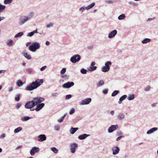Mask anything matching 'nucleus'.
<instances>
[{"label": "nucleus", "instance_id": "obj_1", "mask_svg": "<svg viewBox=\"0 0 158 158\" xmlns=\"http://www.w3.org/2000/svg\"><path fill=\"white\" fill-rule=\"evenodd\" d=\"M44 100V98L42 97H38L34 98L32 101H29L26 103L25 107L26 108L30 109L31 111H34L35 109L32 108L39 103L43 102Z\"/></svg>", "mask_w": 158, "mask_h": 158}, {"label": "nucleus", "instance_id": "obj_2", "mask_svg": "<svg viewBox=\"0 0 158 158\" xmlns=\"http://www.w3.org/2000/svg\"><path fill=\"white\" fill-rule=\"evenodd\" d=\"M43 79H37L35 81L28 85L26 88V90L28 91H31L36 89L40 86L43 82Z\"/></svg>", "mask_w": 158, "mask_h": 158}, {"label": "nucleus", "instance_id": "obj_3", "mask_svg": "<svg viewBox=\"0 0 158 158\" xmlns=\"http://www.w3.org/2000/svg\"><path fill=\"white\" fill-rule=\"evenodd\" d=\"M40 47V44L38 42H35L32 44L29 47V49L31 52H35Z\"/></svg>", "mask_w": 158, "mask_h": 158}, {"label": "nucleus", "instance_id": "obj_4", "mask_svg": "<svg viewBox=\"0 0 158 158\" xmlns=\"http://www.w3.org/2000/svg\"><path fill=\"white\" fill-rule=\"evenodd\" d=\"M95 3L94 2L87 6H83L79 9V11L81 13L83 12L85 10H88L93 8L95 5Z\"/></svg>", "mask_w": 158, "mask_h": 158}, {"label": "nucleus", "instance_id": "obj_5", "mask_svg": "<svg viewBox=\"0 0 158 158\" xmlns=\"http://www.w3.org/2000/svg\"><path fill=\"white\" fill-rule=\"evenodd\" d=\"M29 20L28 17L26 15H22L19 18V24L20 25H23Z\"/></svg>", "mask_w": 158, "mask_h": 158}, {"label": "nucleus", "instance_id": "obj_6", "mask_svg": "<svg viewBox=\"0 0 158 158\" xmlns=\"http://www.w3.org/2000/svg\"><path fill=\"white\" fill-rule=\"evenodd\" d=\"M80 56L78 55H75L72 56L70 58V61L73 63H75L78 62L81 59Z\"/></svg>", "mask_w": 158, "mask_h": 158}, {"label": "nucleus", "instance_id": "obj_7", "mask_svg": "<svg viewBox=\"0 0 158 158\" xmlns=\"http://www.w3.org/2000/svg\"><path fill=\"white\" fill-rule=\"evenodd\" d=\"M78 146V144L76 143H71L70 145V149L71 153H74L76 151V149Z\"/></svg>", "mask_w": 158, "mask_h": 158}, {"label": "nucleus", "instance_id": "obj_8", "mask_svg": "<svg viewBox=\"0 0 158 158\" xmlns=\"http://www.w3.org/2000/svg\"><path fill=\"white\" fill-rule=\"evenodd\" d=\"M40 150V149L39 148L34 147L31 150L30 153L31 156H33L35 155V153L38 152Z\"/></svg>", "mask_w": 158, "mask_h": 158}, {"label": "nucleus", "instance_id": "obj_9", "mask_svg": "<svg viewBox=\"0 0 158 158\" xmlns=\"http://www.w3.org/2000/svg\"><path fill=\"white\" fill-rule=\"evenodd\" d=\"M92 99L90 98H87L84 100H82L80 105H84L89 104L91 101Z\"/></svg>", "mask_w": 158, "mask_h": 158}, {"label": "nucleus", "instance_id": "obj_10", "mask_svg": "<svg viewBox=\"0 0 158 158\" xmlns=\"http://www.w3.org/2000/svg\"><path fill=\"white\" fill-rule=\"evenodd\" d=\"M112 154L113 155H116L119 152L120 149L117 146H114L111 149Z\"/></svg>", "mask_w": 158, "mask_h": 158}, {"label": "nucleus", "instance_id": "obj_11", "mask_svg": "<svg viewBox=\"0 0 158 158\" xmlns=\"http://www.w3.org/2000/svg\"><path fill=\"white\" fill-rule=\"evenodd\" d=\"M118 128V125H112L110 126L108 129V131L109 133L113 132Z\"/></svg>", "mask_w": 158, "mask_h": 158}, {"label": "nucleus", "instance_id": "obj_12", "mask_svg": "<svg viewBox=\"0 0 158 158\" xmlns=\"http://www.w3.org/2000/svg\"><path fill=\"white\" fill-rule=\"evenodd\" d=\"M74 82L72 81L68 82L62 85V87L64 88H69L74 85Z\"/></svg>", "mask_w": 158, "mask_h": 158}, {"label": "nucleus", "instance_id": "obj_13", "mask_svg": "<svg viewBox=\"0 0 158 158\" xmlns=\"http://www.w3.org/2000/svg\"><path fill=\"white\" fill-rule=\"evenodd\" d=\"M95 64V62H92L90 66L88 69V70L91 72L97 69V67L94 66Z\"/></svg>", "mask_w": 158, "mask_h": 158}, {"label": "nucleus", "instance_id": "obj_14", "mask_svg": "<svg viewBox=\"0 0 158 158\" xmlns=\"http://www.w3.org/2000/svg\"><path fill=\"white\" fill-rule=\"evenodd\" d=\"M117 31L116 30H114L111 31L108 35V37L110 39L114 37L117 34Z\"/></svg>", "mask_w": 158, "mask_h": 158}, {"label": "nucleus", "instance_id": "obj_15", "mask_svg": "<svg viewBox=\"0 0 158 158\" xmlns=\"http://www.w3.org/2000/svg\"><path fill=\"white\" fill-rule=\"evenodd\" d=\"M38 137L39 138L38 140L39 142L44 141L46 139V136L44 134L40 135L38 136Z\"/></svg>", "mask_w": 158, "mask_h": 158}, {"label": "nucleus", "instance_id": "obj_16", "mask_svg": "<svg viewBox=\"0 0 158 158\" xmlns=\"http://www.w3.org/2000/svg\"><path fill=\"white\" fill-rule=\"evenodd\" d=\"M36 108L35 110L36 111H38L41 110L44 106L45 104L44 103H40L36 105Z\"/></svg>", "mask_w": 158, "mask_h": 158}, {"label": "nucleus", "instance_id": "obj_17", "mask_svg": "<svg viewBox=\"0 0 158 158\" xmlns=\"http://www.w3.org/2000/svg\"><path fill=\"white\" fill-rule=\"evenodd\" d=\"M158 129L157 127H153L150 129L148 130L147 132V134L149 135L154 132L155 131H157Z\"/></svg>", "mask_w": 158, "mask_h": 158}, {"label": "nucleus", "instance_id": "obj_18", "mask_svg": "<svg viewBox=\"0 0 158 158\" xmlns=\"http://www.w3.org/2000/svg\"><path fill=\"white\" fill-rule=\"evenodd\" d=\"M117 118L119 120H123L125 118V115L123 113H120L118 115Z\"/></svg>", "mask_w": 158, "mask_h": 158}, {"label": "nucleus", "instance_id": "obj_19", "mask_svg": "<svg viewBox=\"0 0 158 158\" xmlns=\"http://www.w3.org/2000/svg\"><path fill=\"white\" fill-rule=\"evenodd\" d=\"M90 136V135L84 134L80 135L78 137V138L80 140H83L86 139L87 137Z\"/></svg>", "mask_w": 158, "mask_h": 158}, {"label": "nucleus", "instance_id": "obj_20", "mask_svg": "<svg viewBox=\"0 0 158 158\" xmlns=\"http://www.w3.org/2000/svg\"><path fill=\"white\" fill-rule=\"evenodd\" d=\"M22 54L28 60H30L31 59V56L30 55L28 54L27 53L23 52Z\"/></svg>", "mask_w": 158, "mask_h": 158}, {"label": "nucleus", "instance_id": "obj_21", "mask_svg": "<svg viewBox=\"0 0 158 158\" xmlns=\"http://www.w3.org/2000/svg\"><path fill=\"white\" fill-rule=\"evenodd\" d=\"M32 118V117H29L27 116H23L21 118V120L22 121H26Z\"/></svg>", "mask_w": 158, "mask_h": 158}, {"label": "nucleus", "instance_id": "obj_22", "mask_svg": "<svg viewBox=\"0 0 158 158\" xmlns=\"http://www.w3.org/2000/svg\"><path fill=\"white\" fill-rule=\"evenodd\" d=\"M135 98V95L134 94H130L128 95L127 99L129 101H131L134 100Z\"/></svg>", "mask_w": 158, "mask_h": 158}, {"label": "nucleus", "instance_id": "obj_23", "mask_svg": "<svg viewBox=\"0 0 158 158\" xmlns=\"http://www.w3.org/2000/svg\"><path fill=\"white\" fill-rule=\"evenodd\" d=\"M127 96L126 95H124L121 97L119 99V101L118 102V103L119 104H121L122 103V101L125 100L127 97Z\"/></svg>", "mask_w": 158, "mask_h": 158}, {"label": "nucleus", "instance_id": "obj_24", "mask_svg": "<svg viewBox=\"0 0 158 158\" xmlns=\"http://www.w3.org/2000/svg\"><path fill=\"white\" fill-rule=\"evenodd\" d=\"M78 129V128L77 127H72L70 130L69 131L70 133L71 134H74L76 131Z\"/></svg>", "mask_w": 158, "mask_h": 158}, {"label": "nucleus", "instance_id": "obj_25", "mask_svg": "<svg viewBox=\"0 0 158 158\" xmlns=\"http://www.w3.org/2000/svg\"><path fill=\"white\" fill-rule=\"evenodd\" d=\"M104 84V81L102 80H101L97 83L96 85L98 87H100L103 86Z\"/></svg>", "mask_w": 158, "mask_h": 158}, {"label": "nucleus", "instance_id": "obj_26", "mask_svg": "<svg viewBox=\"0 0 158 158\" xmlns=\"http://www.w3.org/2000/svg\"><path fill=\"white\" fill-rule=\"evenodd\" d=\"M112 63L110 61H107L106 62L105 64V66L108 68V70L110 69V66L112 65Z\"/></svg>", "mask_w": 158, "mask_h": 158}, {"label": "nucleus", "instance_id": "obj_27", "mask_svg": "<svg viewBox=\"0 0 158 158\" xmlns=\"http://www.w3.org/2000/svg\"><path fill=\"white\" fill-rule=\"evenodd\" d=\"M151 41V39L149 38H145L142 41V43L145 44L150 42Z\"/></svg>", "mask_w": 158, "mask_h": 158}, {"label": "nucleus", "instance_id": "obj_28", "mask_svg": "<svg viewBox=\"0 0 158 158\" xmlns=\"http://www.w3.org/2000/svg\"><path fill=\"white\" fill-rule=\"evenodd\" d=\"M22 130V128L19 127L15 129L14 130V132L15 134H16L21 131Z\"/></svg>", "mask_w": 158, "mask_h": 158}, {"label": "nucleus", "instance_id": "obj_29", "mask_svg": "<svg viewBox=\"0 0 158 158\" xmlns=\"http://www.w3.org/2000/svg\"><path fill=\"white\" fill-rule=\"evenodd\" d=\"M6 43L8 46H11L13 44V42L11 40H8L6 41Z\"/></svg>", "mask_w": 158, "mask_h": 158}, {"label": "nucleus", "instance_id": "obj_30", "mask_svg": "<svg viewBox=\"0 0 158 158\" xmlns=\"http://www.w3.org/2000/svg\"><path fill=\"white\" fill-rule=\"evenodd\" d=\"M101 70L103 72H108L110 70H108V68L105 66H103L101 68Z\"/></svg>", "mask_w": 158, "mask_h": 158}, {"label": "nucleus", "instance_id": "obj_31", "mask_svg": "<svg viewBox=\"0 0 158 158\" xmlns=\"http://www.w3.org/2000/svg\"><path fill=\"white\" fill-rule=\"evenodd\" d=\"M34 15V13L33 12L31 11L29 12L27 17H28V19H30V18H32Z\"/></svg>", "mask_w": 158, "mask_h": 158}, {"label": "nucleus", "instance_id": "obj_32", "mask_svg": "<svg viewBox=\"0 0 158 158\" xmlns=\"http://www.w3.org/2000/svg\"><path fill=\"white\" fill-rule=\"evenodd\" d=\"M126 17L125 14H123L120 15L118 17V19L119 20H122L124 19Z\"/></svg>", "mask_w": 158, "mask_h": 158}, {"label": "nucleus", "instance_id": "obj_33", "mask_svg": "<svg viewBox=\"0 0 158 158\" xmlns=\"http://www.w3.org/2000/svg\"><path fill=\"white\" fill-rule=\"evenodd\" d=\"M66 115L67 113H65V114H64L62 117L60 118V119H58L57 120L60 123L62 122L63 121L64 118L66 116Z\"/></svg>", "mask_w": 158, "mask_h": 158}, {"label": "nucleus", "instance_id": "obj_34", "mask_svg": "<svg viewBox=\"0 0 158 158\" xmlns=\"http://www.w3.org/2000/svg\"><path fill=\"white\" fill-rule=\"evenodd\" d=\"M51 149L54 153L56 154L58 152V150L55 147L51 148Z\"/></svg>", "mask_w": 158, "mask_h": 158}, {"label": "nucleus", "instance_id": "obj_35", "mask_svg": "<svg viewBox=\"0 0 158 158\" xmlns=\"http://www.w3.org/2000/svg\"><path fill=\"white\" fill-rule=\"evenodd\" d=\"M6 8V6L0 4V13L2 12Z\"/></svg>", "mask_w": 158, "mask_h": 158}, {"label": "nucleus", "instance_id": "obj_36", "mask_svg": "<svg viewBox=\"0 0 158 158\" xmlns=\"http://www.w3.org/2000/svg\"><path fill=\"white\" fill-rule=\"evenodd\" d=\"M17 85L19 87H20L22 85L23 83L20 80H19L17 81Z\"/></svg>", "mask_w": 158, "mask_h": 158}, {"label": "nucleus", "instance_id": "obj_37", "mask_svg": "<svg viewBox=\"0 0 158 158\" xmlns=\"http://www.w3.org/2000/svg\"><path fill=\"white\" fill-rule=\"evenodd\" d=\"M23 35V32H20L14 36L15 38H17L18 37L21 36Z\"/></svg>", "mask_w": 158, "mask_h": 158}, {"label": "nucleus", "instance_id": "obj_38", "mask_svg": "<svg viewBox=\"0 0 158 158\" xmlns=\"http://www.w3.org/2000/svg\"><path fill=\"white\" fill-rule=\"evenodd\" d=\"M53 23H50L48 24L46 26L47 28H49L51 27H53Z\"/></svg>", "mask_w": 158, "mask_h": 158}, {"label": "nucleus", "instance_id": "obj_39", "mask_svg": "<svg viewBox=\"0 0 158 158\" xmlns=\"http://www.w3.org/2000/svg\"><path fill=\"white\" fill-rule=\"evenodd\" d=\"M13 0H4V3L5 4H8L11 3Z\"/></svg>", "mask_w": 158, "mask_h": 158}, {"label": "nucleus", "instance_id": "obj_40", "mask_svg": "<svg viewBox=\"0 0 158 158\" xmlns=\"http://www.w3.org/2000/svg\"><path fill=\"white\" fill-rule=\"evenodd\" d=\"M119 91H118L115 90L113 92L112 94L111 95L113 97L117 95Z\"/></svg>", "mask_w": 158, "mask_h": 158}, {"label": "nucleus", "instance_id": "obj_41", "mask_svg": "<svg viewBox=\"0 0 158 158\" xmlns=\"http://www.w3.org/2000/svg\"><path fill=\"white\" fill-rule=\"evenodd\" d=\"M81 72L83 74H85L87 73V70L85 69H82L80 70Z\"/></svg>", "mask_w": 158, "mask_h": 158}, {"label": "nucleus", "instance_id": "obj_42", "mask_svg": "<svg viewBox=\"0 0 158 158\" xmlns=\"http://www.w3.org/2000/svg\"><path fill=\"white\" fill-rule=\"evenodd\" d=\"M20 94L16 95L15 97V99L16 101H19L20 100Z\"/></svg>", "mask_w": 158, "mask_h": 158}, {"label": "nucleus", "instance_id": "obj_43", "mask_svg": "<svg viewBox=\"0 0 158 158\" xmlns=\"http://www.w3.org/2000/svg\"><path fill=\"white\" fill-rule=\"evenodd\" d=\"M6 135L5 133H3L0 135V139H4L6 137Z\"/></svg>", "mask_w": 158, "mask_h": 158}, {"label": "nucleus", "instance_id": "obj_44", "mask_svg": "<svg viewBox=\"0 0 158 158\" xmlns=\"http://www.w3.org/2000/svg\"><path fill=\"white\" fill-rule=\"evenodd\" d=\"M26 71L28 73L31 74L32 72V70L31 68H28L26 69Z\"/></svg>", "mask_w": 158, "mask_h": 158}, {"label": "nucleus", "instance_id": "obj_45", "mask_svg": "<svg viewBox=\"0 0 158 158\" xmlns=\"http://www.w3.org/2000/svg\"><path fill=\"white\" fill-rule=\"evenodd\" d=\"M75 111V109L73 108H72L69 112V114H73Z\"/></svg>", "mask_w": 158, "mask_h": 158}, {"label": "nucleus", "instance_id": "obj_46", "mask_svg": "<svg viewBox=\"0 0 158 158\" xmlns=\"http://www.w3.org/2000/svg\"><path fill=\"white\" fill-rule=\"evenodd\" d=\"M151 89V87L149 86H147L146 88H145L144 89V90L145 91H149Z\"/></svg>", "mask_w": 158, "mask_h": 158}, {"label": "nucleus", "instance_id": "obj_47", "mask_svg": "<svg viewBox=\"0 0 158 158\" xmlns=\"http://www.w3.org/2000/svg\"><path fill=\"white\" fill-rule=\"evenodd\" d=\"M54 130L56 131H58L60 129V127L59 125H56L54 127Z\"/></svg>", "mask_w": 158, "mask_h": 158}, {"label": "nucleus", "instance_id": "obj_48", "mask_svg": "<svg viewBox=\"0 0 158 158\" xmlns=\"http://www.w3.org/2000/svg\"><path fill=\"white\" fill-rule=\"evenodd\" d=\"M66 71V69L65 68H64L62 69L60 71V73L61 74H64Z\"/></svg>", "mask_w": 158, "mask_h": 158}, {"label": "nucleus", "instance_id": "obj_49", "mask_svg": "<svg viewBox=\"0 0 158 158\" xmlns=\"http://www.w3.org/2000/svg\"><path fill=\"white\" fill-rule=\"evenodd\" d=\"M58 95V94L57 93H52L51 94V96L52 97H56Z\"/></svg>", "mask_w": 158, "mask_h": 158}, {"label": "nucleus", "instance_id": "obj_50", "mask_svg": "<svg viewBox=\"0 0 158 158\" xmlns=\"http://www.w3.org/2000/svg\"><path fill=\"white\" fill-rule=\"evenodd\" d=\"M156 18L155 17H154L153 18H150L148 19L147 20V21L148 22H149L153 20H154Z\"/></svg>", "mask_w": 158, "mask_h": 158}, {"label": "nucleus", "instance_id": "obj_51", "mask_svg": "<svg viewBox=\"0 0 158 158\" xmlns=\"http://www.w3.org/2000/svg\"><path fill=\"white\" fill-rule=\"evenodd\" d=\"M34 34L33 31L31 32L28 33L27 35V36L28 37H31Z\"/></svg>", "mask_w": 158, "mask_h": 158}, {"label": "nucleus", "instance_id": "obj_52", "mask_svg": "<svg viewBox=\"0 0 158 158\" xmlns=\"http://www.w3.org/2000/svg\"><path fill=\"white\" fill-rule=\"evenodd\" d=\"M47 68V66H46L45 65V66L41 67L40 69V70L41 71H44Z\"/></svg>", "mask_w": 158, "mask_h": 158}, {"label": "nucleus", "instance_id": "obj_53", "mask_svg": "<svg viewBox=\"0 0 158 158\" xmlns=\"http://www.w3.org/2000/svg\"><path fill=\"white\" fill-rule=\"evenodd\" d=\"M72 97V95L71 94L67 95L66 96V99H68Z\"/></svg>", "mask_w": 158, "mask_h": 158}, {"label": "nucleus", "instance_id": "obj_54", "mask_svg": "<svg viewBox=\"0 0 158 158\" xmlns=\"http://www.w3.org/2000/svg\"><path fill=\"white\" fill-rule=\"evenodd\" d=\"M105 2L108 4H112L113 3V1L111 0H106Z\"/></svg>", "mask_w": 158, "mask_h": 158}, {"label": "nucleus", "instance_id": "obj_55", "mask_svg": "<svg viewBox=\"0 0 158 158\" xmlns=\"http://www.w3.org/2000/svg\"><path fill=\"white\" fill-rule=\"evenodd\" d=\"M124 137V136H120L119 137H118L116 139V140L117 141H119L121 139H122Z\"/></svg>", "mask_w": 158, "mask_h": 158}, {"label": "nucleus", "instance_id": "obj_56", "mask_svg": "<svg viewBox=\"0 0 158 158\" xmlns=\"http://www.w3.org/2000/svg\"><path fill=\"white\" fill-rule=\"evenodd\" d=\"M108 90L107 89H105L103 90V93L105 94H107L108 93Z\"/></svg>", "mask_w": 158, "mask_h": 158}, {"label": "nucleus", "instance_id": "obj_57", "mask_svg": "<svg viewBox=\"0 0 158 158\" xmlns=\"http://www.w3.org/2000/svg\"><path fill=\"white\" fill-rule=\"evenodd\" d=\"M157 104V102L154 103L153 104H152L151 106L152 107H155L156 106Z\"/></svg>", "mask_w": 158, "mask_h": 158}, {"label": "nucleus", "instance_id": "obj_58", "mask_svg": "<svg viewBox=\"0 0 158 158\" xmlns=\"http://www.w3.org/2000/svg\"><path fill=\"white\" fill-rule=\"evenodd\" d=\"M21 106V104H20L19 103H18L17 104L16 107L17 109H19L20 108Z\"/></svg>", "mask_w": 158, "mask_h": 158}, {"label": "nucleus", "instance_id": "obj_59", "mask_svg": "<svg viewBox=\"0 0 158 158\" xmlns=\"http://www.w3.org/2000/svg\"><path fill=\"white\" fill-rule=\"evenodd\" d=\"M13 89V88L12 87H10L8 88V91L9 92H12Z\"/></svg>", "mask_w": 158, "mask_h": 158}, {"label": "nucleus", "instance_id": "obj_60", "mask_svg": "<svg viewBox=\"0 0 158 158\" xmlns=\"http://www.w3.org/2000/svg\"><path fill=\"white\" fill-rule=\"evenodd\" d=\"M61 77L63 78H67V79L68 78V76L67 75H65V74L64 75H62L61 76Z\"/></svg>", "mask_w": 158, "mask_h": 158}, {"label": "nucleus", "instance_id": "obj_61", "mask_svg": "<svg viewBox=\"0 0 158 158\" xmlns=\"http://www.w3.org/2000/svg\"><path fill=\"white\" fill-rule=\"evenodd\" d=\"M128 4L130 5H134V4H135L133 2H131V1L129 2H128Z\"/></svg>", "mask_w": 158, "mask_h": 158}, {"label": "nucleus", "instance_id": "obj_62", "mask_svg": "<svg viewBox=\"0 0 158 158\" xmlns=\"http://www.w3.org/2000/svg\"><path fill=\"white\" fill-rule=\"evenodd\" d=\"M114 110H112L110 112V114L112 116L113 115H114Z\"/></svg>", "mask_w": 158, "mask_h": 158}, {"label": "nucleus", "instance_id": "obj_63", "mask_svg": "<svg viewBox=\"0 0 158 158\" xmlns=\"http://www.w3.org/2000/svg\"><path fill=\"white\" fill-rule=\"evenodd\" d=\"M46 45L47 46H48L50 44V42L49 41H46L45 43Z\"/></svg>", "mask_w": 158, "mask_h": 158}, {"label": "nucleus", "instance_id": "obj_64", "mask_svg": "<svg viewBox=\"0 0 158 158\" xmlns=\"http://www.w3.org/2000/svg\"><path fill=\"white\" fill-rule=\"evenodd\" d=\"M5 19V18L4 17H1L0 16V21H1L2 20H3Z\"/></svg>", "mask_w": 158, "mask_h": 158}]
</instances>
